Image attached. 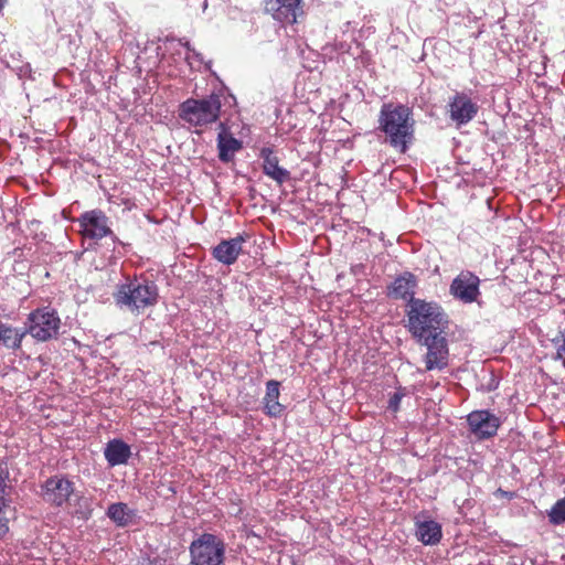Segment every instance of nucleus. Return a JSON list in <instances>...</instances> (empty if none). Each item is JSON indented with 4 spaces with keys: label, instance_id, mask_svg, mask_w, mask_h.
I'll return each instance as SVG.
<instances>
[{
    "label": "nucleus",
    "instance_id": "obj_6",
    "mask_svg": "<svg viewBox=\"0 0 565 565\" xmlns=\"http://www.w3.org/2000/svg\"><path fill=\"white\" fill-rule=\"evenodd\" d=\"M61 318L54 309L38 308L28 316V327L24 328L33 339L46 342L60 334Z\"/></svg>",
    "mask_w": 565,
    "mask_h": 565
},
{
    "label": "nucleus",
    "instance_id": "obj_2",
    "mask_svg": "<svg viewBox=\"0 0 565 565\" xmlns=\"http://www.w3.org/2000/svg\"><path fill=\"white\" fill-rule=\"evenodd\" d=\"M406 328L419 341L424 338L446 333L448 318L443 308L433 301L412 299L406 306Z\"/></svg>",
    "mask_w": 565,
    "mask_h": 565
},
{
    "label": "nucleus",
    "instance_id": "obj_18",
    "mask_svg": "<svg viewBox=\"0 0 565 565\" xmlns=\"http://www.w3.org/2000/svg\"><path fill=\"white\" fill-rule=\"evenodd\" d=\"M104 456L110 467L125 465L131 456V449L121 439H111L106 444Z\"/></svg>",
    "mask_w": 565,
    "mask_h": 565
},
{
    "label": "nucleus",
    "instance_id": "obj_1",
    "mask_svg": "<svg viewBox=\"0 0 565 565\" xmlns=\"http://www.w3.org/2000/svg\"><path fill=\"white\" fill-rule=\"evenodd\" d=\"M377 129L395 150L405 153L414 140L415 120L413 110L404 104L384 103L379 114Z\"/></svg>",
    "mask_w": 565,
    "mask_h": 565
},
{
    "label": "nucleus",
    "instance_id": "obj_14",
    "mask_svg": "<svg viewBox=\"0 0 565 565\" xmlns=\"http://www.w3.org/2000/svg\"><path fill=\"white\" fill-rule=\"evenodd\" d=\"M245 238L237 235L234 238L221 241L213 249L212 256L224 265H233L243 250Z\"/></svg>",
    "mask_w": 565,
    "mask_h": 565
},
{
    "label": "nucleus",
    "instance_id": "obj_4",
    "mask_svg": "<svg viewBox=\"0 0 565 565\" xmlns=\"http://www.w3.org/2000/svg\"><path fill=\"white\" fill-rule=\"evenodd\" d=\"M221 99L212 94L206 98H189L180 105V117L192 126H206L220 117Z\"/></svg>",
    "mask_w": 565,
    "mask_h": 565
},
{
    "label": "nucleus",
    "instance_id": "obj_5",
    "mask_svg": "<svg viewBox=\"0 0 565 565\" xmlns=\"http://www.w3.org/2000/svg\"><path fill=\"white\" fill-rule=\"evenodd\" d=\"M192 565H222L225 558L224 542L212 533H203L189 547Z\"/></svg>",
    "mask_w": 565,
    "mask_h": 565
},
{
    "label": "nucleus",
    "instance_id": "obj_8",
    "mask_svg": "<svg viewBox=\"0 0 565 565\" xmlns=\"http://www.w3.org/2000/svg\"><path fill=\"white\" fill-rule=\"evenodd\" d=\"M480 278L470 270L460 271L451 281L450 295L462 303L477 302L481 296Z\"/></svg>",
    "mask_w": 565,
    "mask_h": 565
},
{
    "label": "nucleus",
    "instance_id": "obj_24",
    "mask_svg": "<svg viewBox=\"0 0 565 565\" xmlns=\"http://www.w3.org/2000/svg\"><path fill=\"white\" fill-rule=\"evenodd\" d=\"M552 343L556 348V359L565 360V328L552 339Z\"/></svg>",
    "mask_w": 565,
    "mask_h": 565
},
{
    "label": "nucleus",
    "instance_id": "obj_3",
    "mask_svg": "<svg viewBox=\"0 0 565 565\" xmlns=\"http://www.w3.org/2000/svg\"><path fill=\"white\" fill-rule=\"evenodd\" d=\"M114 299L120 308H127L132 313H139L158 301V288L153 281L137 278L127 279L117 286Z\"/></svg>",
    "mask_w": 565,
    "mask_h": 565
},
{
    "label": "nucleus",
    "instance_id": "obj_23",
    "mask_svg": "<svg viewBox=\"0 0 565 565\" xmlns=\"http://www.w3.org/2000/svg\"><path fill=\"white\" fill-rule=\"evenodd\" d=\"M407 394V388L399 386L396 392L390 396L387 408L393 413H397L399 411L403 397H405Z\"/></svg>",
    "mask_w": 565,
    "mask_h": 565
},
{
    "label": "nucleus",
    "instance_id": "obj_11",
    "mask_svg": "<svg viewBox=\"0 0 565 565\" xmlns=\"http://www.w3.org/2000/svg\"><path fill=\"white\" fill-rule=\"evenodd\" d=\"M301 2V0H264V9L275 20L294 24L303 14Z\"/></svg>",
    "mask_w": 565,
    "mask_h": 565
},
{
    "label": "nucleus",
    "instance_id": "obj_15",
    "mask_svg": "<svg viewBox=\"0 0 565 565\" xmlns=\"http://www.w3.org/2000/svg\"><path fill=\"white\" fill-rule=\"evenodd\" d=\"M259 157L263 159V172L267 177L278 184H282L290 179V172L279 166V158L274 154L271 148H262Z\"/></svg>",
    "mask_w": 565,
    "mask_h": 565
},
{
    "label": "nucleus",
    "instance_id": "obj_10",
    "mask_svg": "<svg viewBox=\"0 0 565 565\" xmlns=\"http://www.w3.org/2000/svg\"><path fill=\"white\" fill-rule=\"evenodd\" d=\"M467 422L470 431L478 439H488L493 437L501 424L499 417L487 409L471 412L467 416Z\"/></svg>",
    "mask_w": 565,
    "mask_h": 565
},
{
    "label": "nucleus",
    "instance_id": "obj_16",
    "mask_svg": "<svg viewBox=\"0 0 565 565\" xmlns=\"http://www.w3.org/2000/svg\"><path fill=\"white\" fill-rule=\"evenodd\" d=\"M417 278L414 274L405 271L397 276L387 288V295L393 299H408L411 301L415 295Z\"/></svg>",
    "mask_w": 565,
    "mask_h": 565
},
{
    "label": "nucleus",
    "instance_id": "obj_7",
    "mask_svg": "<svg viewBox=\"0 0 565 565\" xmlns=\"http://www.w3.org/2000/svg\"><path fill=\"white\" fill-rule=\"evenodd\" d=\"M417 342L427 348L425 355L427 371L444 370L448 366L449 349L445 333H437Z\"/></svg>",
    "mask_w": 565,
    "mask_h": 565
},
{
    "label": "nucleus",
    "instance_id": "obj_20",
    "mask_svg": "<svg viewBox=\"0 0 565 565\" xmlns=\"http://www.w3.org/2000/svg\"><path fill=\"white\" fill-rule=\"evenodd\" d=\"M441 536V526L436 521H423L416 524V537L425 545L439 543Z\"/></svg>",
    "mask_w": 565,
    "mask_h": 565
},
{
    "label": "nucleus",
    "instance_id": "obj_26",
    "mask_svg": "<svg viewBox=\"0 0 565 565\" xmlns=\"http://www.w3.org/2000/svg\"><path fill=\"white\" fill-rule=\"evenodd\" d=\"M7 0H0V11L3 9Z\"/></svg>",
    "mask_w": 565,
    "mask_h": 565
},
{
    "label": "nucleus",
    "instance_id": "obj_13",
    "mask_svg": "<svg viewBox=\"0 0 565 565\" xmlns=\"http://www.w3.org/2000/svg\"><path fill=\"white\" fill-rule=\"evenodd\" d=\"M478 110V105L465 93H456L448 104L449 117L458 126L472 120Z\"/></svg>",
    "mask_w": 565,
    "mask_h": 565
},
{
    "label": "nucleus",
    "instance_id": "obj_21",
    "mask_svg": "<svg viewBox=\"0 0 565 565\" xmlns=\"http://www.w3.org/2000/svg\"><path fill=\"white\" fill-rule=\"evenodd\" d=\"M107 515L119 526H125L129 522L127 504L125 503L110 504L107 511Z\"/></svg>",
    "mask_w": 565,
    "mask_h": 565
},
{
    "label": "nucleus",
    "instance_id": "obj_12",
    "mask_svg": "<svg viewBox=\"0 0 565 565\" xmlns=\"http://www.w3.org/2000/svg\"><path fill=\"white\" fill-rule=\"evenodd\" d=\"M73 492L74 483L61 476L49 478L43 486V499L55 507L66 503Z\"/></svg>",
    "mask_w": 565,
    "mask_h": 565
},
{
    "label": "nucleus",
    "instance_id": "obj_17",
    "mask_svg": "<svg viewBox=\"0 0 565 565\" xmlns=\"http://www.w3.org/2000/svg\"><path fill=\"white\" fill-rule=\"evenodd\" d=\"M220 128L221 131L217 136L218 159L227 163L232 161L235 153L242 149L243 143L226 129L223 122L220 124Z\"/></svg>",
    "mask_w": 565,
    "mask_h": 565
},
{
    "label": "nucleus",
    "instance_id": "obj_9",
    "mask_svg": "<svg viewBox=\"0 0 565 565\" xmlns=\"http://www.w3.org/2000/svg\"><path fill=\"white\" fill-rule=\"evenodd\" d=\"M77 222L85 238L102 239L113 233L108 216L98 209L84 212Z\"/></svg>",
    "mask_w": 565,
    "mask_h": 565
},
{
    "label": "nucleus",
    "instance_id": "obj_22",
    "mask_svg": "<svg viewBox=\"0 0 565 565\" xmlns=\"http://www.w3.org/2000/svg\"><path fill=\"white\" fill-rule=\"evenodd\" d=\"M550 522L552 524H562L565 522V497L558 500L548 513Z\"/></svg>",
    "mask_w": 565,
    "mask_h": 565
},
{
    "label": "nucleus",
    "instance_id": "obj_19",
    "mask_svg": "<svg viewBox=\"0 0 565 565\" xmlns=\"http://www.w3.org/2000/svg\"><path fill=\"white\" fill-rule=\"evenodd\" d=\"M280 383L276 380H269L266 383V394L263 398L264 413L269 417H279L285 407L279 403Z\"/></svg>",
    "mask_w": 565,
    "mask_h": 565
},
{
    "label": "nucleus",
    "instance_id": "obj_25",
    "mask_svg": "<svg viewBox=\"0 0 565 565\" xmlns=\"http://www.w3.org/2000/svg\"><path fill=\"white\" fill-rule=\"evenodd\" d=\"M4 491L6 487L0 482V513L2 512L3 507H6Z\"/></svg>",
    "mask_w": 565,
    "mask_h": 565
}]
</instances>
